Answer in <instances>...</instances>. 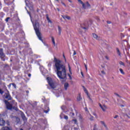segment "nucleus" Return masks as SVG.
I'll return each mask as SVG.
<instances>
[{
	"instance_id": "obj_42",
	"label": "nucleus",
	"mask_w": 130,
	"mask_h": 130,
	"mask_svg": "<svg viewBox=\"0 0 130 130\" xmlns=\"http://www.w3.org/2000/svg\"><path fill=\"white\" fill-rule=\"evenodd\" d=\"M27 13L29 15L30 17H31V14H30V12L27 11Z\"/></svg>"
},
{
	"instance_id": "obj_34",
	"label": "nucleus",
	"mask_w": 130,
	"mask_h": 130,
	"mask_svg": "<svg viewBox=\"0 0 130 130\" xmlns=\"http://www.w3.org/2000/svg\"><path fill=\"white\" fill-rule=\"evenodd\" d=\"M76 54H77V53L76 52V51L74 50L73 55H76Z\"/></svg>"
},
{
	"instance_id": "obj_45",
	"label": "nucleus",
	"mask_w": 130,
	"mask_h": 130,
	"mask_svg": "<svg viewBox=\"0 0 130 130\" xmlns=\"http://www.w3.org/2000/svg\"><path fill=\"white\" fill-rule=\"evenodd\" d=\"M26 93H27V94H28V93H29V90H26Z\"/></svg>"
},
{
	"instance_id": "obj_41",
	"label": "nucleus",
	"mask_w": 130,
	"mask_h": 130,
	"mask_svg": "<svg viewBox=\"0 0 130 130\" xmlns=\"http://www.w3.org/2000/svg\"><path fill=\"white\" fill-rule=\"evenodd\" d=\"M115 95H116V96H118V97H120V96H119L117 93H115Z\"/></svg>"
},
{
	"instance_id": "obj_52",
	"label": "nucleus",
	"mask_w": 130,
	"mask_h": 130,
	"mask_svg": "<svg viewBox=\"0 0 130 130\" xmlns=\"http://www.w3.org/2000/svg\"><path fill=\"white\" fill-rule=\"evenodd\" d=\"M100 107L101 108V106H102L101 105V104H100Z\"/></svg>"
},
{
	"instance_id": "obj_19",
	"label": "nucleus",
	"mask_w": 130,
	"mask_h": 130,
	"mask_svg": "<svg viewBox=\"0 0 130 130\" xmlns=\"http://www.w3.org/2000/svg\"><path fill=\"white\" fill-rule=\"evenodd\" d=\"M52 42H53L54 46H56L55 45V42L54 41V38H53V37H52Z\"/></svg>"
},
{
	"instance_id": "obj_54",
	"label": "nucleus",
	"mask_w": 130,
	"mask_h": 130,
	"mask_svg": "<svg viewBox=\"0 0 130 130\" xmlns=\"http://www.w3.org/2000/svg\"><path fill=\"white\" fill-rule=\"evenodd\" d=\"M13 109H17V108H13Z\"/></svg>"
},
{
	"instance_id": "obj_48",
	"label": "nucleus",
	"mask_w": 130,
	"mask_h": 130,
	"mask_svg": "<svg viewBox=\"0 0 130 130\" xmlns=\"http://www.w3.org/2000/svg\"><path fill=\"white\" fill-rule=\"evenodd\" d=\"M93 130H97V129H96V128L95 127H94Z\"/></svg>"
},
{
	"instance_id": "obj_2",
	"label": "nucleus",
	"mask_w": 130,
	"mask_h": 130,
	"mask_svg": "<svg viewBox=\"0 0 130 130\" xmlns=\"http://www.w3.org/2000/svg\"><path fill=\"white\" fill-rule=\"evenodd\" d=\"M34 27L39 40L43 42V40H42V37H41V32L39 31V23L37 21H36L35 24H34Z\"/></svg>"
},
{
	"instance_id": "obj_24",
	"label": "nucleus",
	"mask_w": 130,
	"mask_h": 130,
	"mask_svg": "<svg viewBox=\"0 0 130 130\" xmlns=\"http://www.w3.org/2000/svg\"><path fill=\"white\" fill-rule=\"evenodd\" d=\"M119 71H120L121 74H122V75H124V72H123V70L122 69H120Z\"/></svg>"
},
{
	"instance_id": "obj_16",
	"label": "nucleus",
	"mask_w": 130,
	"mask_h": 130,
	"mask_svg": "<svg viewBox=\"0 0 130 130\" xmlns=\"http://www.w3.org/2000/svg\"><path fill=\"white\" fill-rule=\"evenodd\" d=\"M101 109L103 111H105V110H106V106H101Z\"/></svg>"
},
{
	"instance_id": "obj_35",
	"label": "nucleus",
	"mask_w": 130,
	"mask_h": 130,
	"mask_svg": "<svg viewBox=\"0 0 130 130\" xmlns=\"http://www.w3.org/2000/svg\"><path fill=\"white\" fill-rule=\"evenodd\" d=\"M102 74H103V75H105V72H104V71H102Z\"/></svg>"
},
{
	"instance_id": "obj_44",
	"label": "nucleus",
	"mask_w": 130,
	"mask_h": 130,
	"mask_svg": "<svg viewBox=\"0 0 130 130\" xmlns=\"http://www.w3.org/2000/svg\"><path fill=\"white\" fill-rule=\"evenodd\" d=\"M81 74L82 77H84V74L83 73V72H81Z\"/></svg>"
},
{
	"instance_id": "obj_4",
	"label": "nucleus",
	"mask_w": 130,
	"mask_h": 130,
	"mask_svg": "<svg viewBox=\"0 0 130 130\" xmlns=\"http://www.w3.org/2000/svg\"><path fill=\"white\" fill-rule=\"evenodd\" d=\"M5 103L6 104L7 109L12 110L13 109V105L9 103L8 101H5Z\"/></svg>"
},
{
	"instance_id": "obj_56",
	"label": "nucleus",
	"mask_w": 130,
	"mask_h": 130,
	"mask_svg": "<svg viewBox=\"0 0 130 130\" xmlns=\"http://www.w3.org/2000/svg\"><path fill=\"white\" fill-rule=\"evenodd\" d=\"M7 124H8V125H10V123H9Z\"/></svg>"
},
{
	"instance_id": "obj_12",
	"label": "nucleus",
	"mask_w": 130,
	"mask_h": 130,
	"mask_svg": "<svg viewBox=\"0 0 130 130\" xmlns=\"http://www.w3.org/2000/svg\"><path fill=\"white\" fill-rule=\"evenodd\" d=\"M70 86V84H69L68 83H66L64 84V89L65 90H68V88H69Z\"/></svg>"
},
{
	"instance_id": "obj_51",
	"label": "nucleus",
	"mask_w": 130,
	"mask_h": 130,
	"mask_svg": "<svg viewBox=\"0 0 130 130\" xmlns=\"http://www.w3.org/2000/svg\"><path fill=\"white\" fill-rule=\"evenodd\" d=\"M57 10L58 12H59V9L58 8H57Z\"/></svg>"
},
{
	"instance_id": "obj_29",
	"label": "nucleus",
	"mask_w": 130,
	"mask_h": 130,
	"mask_svg": "<svg viewBox=\"0 0 130 130\" xmlns=\"http://www.w3.org/2000/svg\"><path fill=\"white\" fill-rule=\"evenodd\" d=\"M46 18H47V21L49 20V17H48V14H47V15H46Z\"/></svg>"
},
{
	"instance_id": "obj_14",
	"label": "nucleus",
	"mask_w": 130,
	"mask_h": 130,
	"mask_svg": "<svg viewBox=\"0 0 130 130\" xmlns=\"http://www.w3.org/2000/svg\"><path fill=\"white\" fill-rule=\"evenodd\" d=\"M77 1L79 3H80V4H81V5H82L83 8H86V7L85 6V4H84V3H83V2L81 1V0H77Z\"/></svg>"
},
{
	"instance_id": "obj_33",
	"label": "nucleus",
	"mask_w": 130,
	"mask_h": 130,
	"mask_svg": "<svg viewBox=\"0 0 130 130\" xmlns=\"http://www.w3.org/2000/svg\"><path fill=\"white\" fill-rule=\"evenodd\" d=\"M68 76L69 77L70 79V80H72V76H71V75H70V74H68Z\"/></svg>"
},
{
	"instance_id": "obj_58",
	"label": "nucleus",
	"mask_w": 130,
	"mask_h": 130,
	"mask_svg": "<svg viewBox=\"0 0 130 130\" xmlns=\"http://www.w3.org/2000/svg\"><path fill=\"white\" fill-rule=\"evenodd\" d=\"M55 1H56L57 2H58V0H55Z\"/></svg>"
},
{
	"instance_id": "obj_13",
	"label": "nucleus",
	"mask_w": 130,
	"mask_h": 130,
	"mask_svg": "<svg viewBox=\"0 0 130 130\" xmlns=\"http://www.w3.org/2000/svg\"><path fill=\"white\" fill-rule=\"evenodd\" d=\"M62 17L63 19H64V20H67H67H71V17H70V16L62 15Z\"/></svg>"
},
{
	"instance_id": "obj_38",
	"label": "nucleus",
	"mask_w": 130,
	"mask_h": 130,
	"mask_svg": "<svg viewBox=\"0 0 130 130\" xmlns=\"http://www.w3.org/2000/svg\"><path fill=\"white\" fill-rule=\"evenodd\" d=\"M12 85H13V87H14V88H16V84L13 83Z\"/></svg>"
},
{
	"instance_id": "obj_15",
	"label": "nucleus",
	"mask_w": 130,
	"mask_h": 130,
	"mask_svg": "<svg viewBox=\"0 0 130 130\" xmlns=\"http://www.w3.org/2000/svg\"><path fill=\"white\" fill-rule=\"evenodd\" d=\"M58 34L59 35H60V34H61V27H60L59 25L58 26Z\"/></svg>"
},
{
	"instance_id": "obj_37",
	"label": "nucleus",
	"mask_w": 130,
	"mask_h": 130,
	"mask_svg": "<svg viewBox=\"0 0 130 130\" xmlns=\"http://www.w3.org/2000/svg\"><path fill=\"white\" fill-rule=\"evenodd\" d=\"M107 23V24H111V21H108Z\"/></svg>"
},
{
	"instance_id": "obj_22",
	"label": "nucleus",
	"mask_w": 130,
	"mask_h": 130,
	"mask_svg": "<svg viewBox=\"0 0 130 130\" xmlns=\"http://www.w3.org/2000/svg\"><path fill=\"white\" fill-rule=\"evenodd\" d=\"M117 52L118 55L119 56H120V55H121L120 51H119V49H118V48H117Z\"/></svg>"
},
{
	"instance_id": "obj_53",
	"label": "nucleus",
	"mask_w": 130,
	"mask_h": 130,
	"mask_svg": "<svg viewBox=\"0 0 130 130\" xmlns=\"http://www.w3.org/2000/svg\"><path fill=\"white\" fill-rule=\"evenodd\" d=\"M2 60H4V61H5V59H4V58H2Z\"/></svg>"
},
{
	"instance_id": "obj_30",
	"label": "nucleus",
	"mask_w": 130,
	"mask_h": 130,
	"mask_svg": "<svg viewBox=\"0 0 130 130\" xmlns=\"http://www.w3.org/2000/svg\"><path fill=\"white\" fill-rule=\"evenodd\" d=\"M94 117L93 116H91L89 118L90 120H94Z\"/></svg>"
},
{
	"instance_id": "obj_18",
	"label": "nucleus",
	"mask_w": 130,
	"mask_h": 130,
	"mask_svg": "<svg viewBox=\"0 0 130 130\" xmlns=\"http://www.w3.org/2000/svg\"><path fill=\"white\" fill-rule=\"evenodd\" d=\"M119 64L121 66H123V67H125V65L124 64V63L121 61H119Z\"/></svg>"
},
{
	"instance_id": "obj_23",
	"label": "nucleus",
	"mask_w": 130,
	"mask_h": 130,
	"mask_svg": "<svg viewBox=\"0 0 130 130\" xmlns=\"http://www.w3.org/2000/svg\"><path fill=\"white\" fill-rule=\"evenodd\" d=\"M47 110H44V112H45V113H48V112H49V108H47Z\"/></svg>"
},
{
	"instance_id": "obj_43",
	"label": "nucleus",
	"mask_w": 130,
	"mask_h": 130,
	"mask_svg": "<svg viewBox=\"0 0 130 130\" xmlns=\"http://www.w3.org/2000/svg\"><path fill=\"white\" fill-rule=\"evenodd\" d=\"M48 23H51V20H50V19H49V20H48Z\"/></svg>"
},
{
	"instance_id": "obj_47",
	"label": "nucleus",
	"mask_w": 130,
	"mask_h": 130,
	"mask_svg": "<svg viewBox=\"0 0 130 130\" xmlns=\"http://www.w3.org/2000/svg\"><path fill=\"white\" fill-rule=\"evenodd\" d=\"M106 59H109V58H108V57H107V56H106Z\"/></svg>"
},
{
	"instance_id": "obj_55",
	"label": "nucleus",
	"mask_w": 130,
	"mask_h": 130,
	"mask_svg": "<svg viewBox=\"0 0 130 130\" xmlns=\"http://www.w3.org/2000/svg\"><path fill=\"white\" fill-rule=\"evenodd\" d=\"M69 2H70V3H72V1H70V0H69Z\"/></svg>"
},
{
	"instance_id": "obj_36",
	"label": "nucleus",
	"mask_w": 130,
	"mask_h": 130,
	"mask_svg": "<svg viewBox=\"0 0 130 130\" xmlns=\"http://www.w3.org/2000/svg\"><path fill=\"white\" fill-rule=\"evenodd\" d=\"M84 66H85V69H86V71H87V70H88V68H87V65H86V64H84Z\"/></svg>"
},
{
	"instance_id": "obj_27",
	"label": "nucleus",
	"mask_w": 130,
	"mask_h": 130,
	"mask_svg": "<svg viewBox=\"0 0 130 130\" xmlns=\"http://www.w3.org/2000/svg\"><path fill=\"white\" fill-rule=\"evenodd\" d=\"M22 116L24 120H27V119H26V117L24 115H22Z\"/></svg>"
},
{
	"instance_id": "obj_40",
	"label": "nucleus",
	"mask_w": 130,
	"mask_h": 130,
	"mask_svg": "<svg viewBox=\"0 0 130 130\" xmlns=\"http://www.w3.org/2000/svg\"><path fill=\"white\" fill-rule=\"evenodd\" d=\"M117 117H118V115H116L114 117V118H116Z\"/></svg>"
},
{
	"instance_id": "obj_50",
	"label": "nucleus",
	"mask_w": 130,
	"mask_h": 130,
	"mask_svg": "<svg viewBox=\"0 0 130 130\" xmlns=\"http://www.w3.org/2000/svg\"><path fill=\"white\" fill-rule=\"evenodd\" d=\"M121 106L122 107H124V105H121Z\"/></svg>"
},
{
	"instance_id": "obj_46",
	"label": "nucleus",
	"mask_w": 130,
	"mask_h": 130,
	"mask_svg": "<svg viewBox=\"0 0 130 130\" xmlns=\"http://www.w3.org/2000/svg\"><path fill=\"white\" fill-rule=\"evenodd\" d=\"M63 56L64 58L65 59V60L66 61L67 60L66 59V56H64V55H63Z\"/></svg>"
},
{
	"instance_id": "obj_57",
	"label": "nucleus",
	"mask_w": 130,
	"mask_h": 130,
	"mask_svg": "<svg viewBox=\"0 0 130 130\" xmlns=\"http://www.w3.org/2000/svg\"><path fill=\"white\" fill-rule=\"evenodd\" d=\"M86 111H87V108L85 109Z\"/></svg>"
},
{
	"instance_id": "obj_26",
	"label": "nucleus",
	"mask_w": 130,
	"mask_h": 130,
	"mask_svg": "<svg viewBox=\"0 0 130 130\" xmlns=\"http://www.w3.org/2000/svg\"><path fill=\"white\" fill-rule=\"evenodd\" d=\"M0 94L1 95H3V94H4V91H3L1 88H0Z\"/></svg>"
},
{
	"instance_id": "obj_49",
	"label": "nucleus",
	"mask_w": 130,
	"mask_h": 130,
	"mask_svg": "<svg viewBox=\"0 0 130 130\" xmlns=\"http://www.w3.org/2000/svg\"><path fill=\"white\" fill-rule=\"evenodd\" d=\"M28 77H31V74H28Z\"/></svg>"
},
{
	"instance_id": "obj_20",
	"label": "nucleus",
	"mask_w": 130,
	"mask_h": 130,
	"mask_svg": "<svg viewBox=\"0 0 130 130\" xmlns=\"http://www.w3.org/2000/svg\"><path fill=\"white\" fill-rule=\"evenodd\" d=\"M68 68L70 74H72V69H71V66H70V64H68Z\"/></svg>"
},
{
	"instance_id": "obj_1",
	"label": "nucleus",
	"mask_w": 130,
	"mask_h": 130,
	"mask_svg": "<svg viewBox=\"0 0 130 130\" xmlns=\"http://www.w3.org/2000/svg\"><path fill=\"white\" fill-rule=\"evenodd\" d=\"M54 61H55V67L57 70V75L59 78L63 80L67 78V69L66 68V65L62 64L61 60L54 58Z\"/></svg>"
},
{
	"instance_id": "obj_10",
	"label": "nucleus",
	"mask_w": 130,
	"mask_h": 130,
	"mask_svg": "<svg viewBox=\"0 0 130 130\" xmlns=\"http://www.w3.org/2000/svg\"><path fill=\"white\" fill-rule=\"evenodd\" d=\"M5 55L4 54V52H3V49H0V57L2 58L5 57Z\"/></svg>"
},
{
	"instance_id": "obj_31",
	"label": "nucleus",
	"mask_w": 130,
	"mask_h": 130,
	"mask_svg": "<svg viewBox=\"0 0 130 130\" xmlns=\"http://www.w3.org/2000/svg\"><path fill=\"white\" fill-rule=\"evenodd\" d=\"M73 121L74 122V123H75V124H77V119H73Z\"/></svg>"
},
{
	"instance_id": "obj_59",
	"label": "nucleus",
	"mask_w": 130,
	"mask_h": 130,
	"mask_svg": "<svg viewBox=\"0 0 130 130\" xmlns=\"http://www.w3.org/2000/svg\"><path fill=\"white\" fill-rule=\"evenodd\" d=\"M60 117H61V118H62L61 117V115H60Z\"/></svg>"
},
{
	"instance_id": "obj_21",
	"label": "nucleus",
	"mask_w": 130,
	"mask_h": 130,
	"mask_svg": "<svg viewBox=\"0 0 130 130\" xmlns=\"http://www.w3.org/2000/svg\"><path fill=\"white\" fill-rule=\"evenodd\" d=\"M125 115L127 117H128V118H130V112H129L128 113H126Z\"/></svg>"
},
{
	"instance_id": "obj_28",
	"label": "nucleus",
	"mask_w": 130,
	"mask_h": 130,
	"mask_svg": "<svg viewBox=\"0 0 130 130\" xmlns=\"http://www.w3.org/2000/svg\"><path fill=\"white\" fill-rule=\"evenodd\" d=\"M64 119H68L69 117H68V116H67V115H64Z\"/></svg>"
},
{
	"instance_id": "obj_61",
	"label": "nucleus",
	"mask_w": 130,
	"mask_h": 130,
	"mask_svg": "<svg viewBox=\"0 0 130 130\" xmlns=\"http://www.w3.org/2000/svg\"><path fill=\"white\" fill-rule=\"evenodd\" d=\"M102 68H104V66H103Z\"/></svg>"
},
{
	"instance_id": "obj_3",
	"label": "nucleus",
	"mask_w": 130,
	"mask_h": 130,
	"mask_svg": "<svg viewBox=\"0 0 130 130\" xmlns=\"http://www.w3.org/2000/svg\"><path fill=\"white\" fill-rule=\"evenodd\" d=\"M47 80L50 87H51L52 89H55L56 87L55 82L53 81V80H52V79H51V78L50 77H48L47 78Z\"/></svg>"
},
{
	"instance_id": "obj_6",
	"label": "nucleus",
	"mask_w": 130,
	"mask_h": 130,
	"mask_svg": "<svg viewBox=\"0 0 130 130\" xmlns=\"http://www.w3.org/2000/svg\"><path fill=\"white\" fill-rule=\"evenodd\" d=\"M89 27V22L86 21L83 24L81 25V28L82 29H87Z\"/></svg>"
},
{
	"instance_id": "obj_9",
	"label": "nucleus",
	"mask_w": 130,
	"mask_h": 130,
	"mask_svg": "<svg viewBox=\"0 0 130 130\" xmlns=\"http://www.w3.org/2000/svg\"><path fill=\"white\" fill-rule=\"evenodd\" d=\"M85 8H83V9H87V8H91V5L89 4V2H87L84 4Z\"/></svg>"
},
{
	"instance_id": "obj_60",
	"label": "nucleus",
	"mask_w": 130,
	"mask_h": 130,
	"mask_svg": "<svg viewBox=\"0 0 130 130\" xmlns=\"http://www.w3.org/2000/svg\"><path fill=\"white\" fill-rule=\"evenodd\" d=\"M20 130H23V129L21 128Z\"/></svg>"
},
{
	"instance_id": "obj_39",
	"label": "nucleus",
	"mask_w": 130,
	"mask_h": 130,
	"mask_svg": "<svg viewBox=\"0 0 130 130\" xmlns=\"http://www.w3.org/2000/svg\"><path fill=\"white\" fill-rule=\"evenodd\" d=\"M84 91L85 93H88V91H87V89H86V88H84Z\"/></svg>"
},
{
	"instance_id": "obj_8",
	"label": "nucleus",
	"mask_w": 130,
	"mask_h": 130,
	"mask_svg": "<svg viewBox=\"0 0 130 130\" xmlns=\"http://www.w3.org/2000/svg\"><path fill=\"white\" fill-rule=\"evenodd\" d=\"M92 35H93V38H94L96 40H101V38L98 36V35H97L96 34H93Z\"/></svg>"
},
{
	"instance_id": "obj_11",
	"label": "nucleus",
	"mask_w": 130,
	"mask_h": 130,
	"mask_svg": "<svg viewBox=\"0 0 130 130\" xmlns=\"http://www.w3.org/2000/svg\"><path fill=\"white\" fill-rule=\"evenodd\" d=\"M5 120H4V119L0 118V125H5Z\"/></svg>"
},
{
	"instance_id": "obj_17",
	"label": "nucleus",
	"mask_w": 130,
	"mask_h": 130,
	"mask_svg": "<svg viewBox=\"0 0 130 130\" xmlns=\"http://www.w3.org/2000/svg\"><path fill=\"white\" fill-rule=\"evenodd\" d=\"M101 123H102V124H103L106 128H107V126L106 125V124H105V122H104V121H101Z\"/></svg>"
},
{
	"instance_id": "obj_25",
	"label": "nucleus",
	"mask_w": 130,
	"mask_h": 130,
	"mask_svg": "<svg viewBox=\"0 0 130 130\" xmlns=\"http://www.w3.org/2000/svg\"><path fill=\"white\" fill-rule=\"evenodd\" d=\"M82 100V98H81V95H79L78 97H77V100L78 101H80V100Z\"/></svg>"
},
{
	"instance_id": "obj_5",
	"label": "nucleus",
	"mask_w": 130,
	"mask_h": 130,
	"mask_svg": "<svg viewBox=\"0 0 130 130\" xmlns=\"http://www.w3.org/2000/svg\"><path fill=\"white\" fill-rule=\"evenodd\" d=\"M4 96L5 97V99H7L8 101L12 100V96H11V94H10L9 91H7V93H5Z\"/></svg>"
},
{
	"instance_id": "obj_7",
	"label": "nucleus",
	"mask_w": 130,
	"mask_h": 130,
	"mask_svg": "<svg viewBox=\"0 0 130 130\" xmlns=\"http://www.w3.org/2000/svg\"><path fill=\"white\" fill-rule=\"evenodd\" d=\"M27 2V1L25 0V4H26V6L29 8V9L30 11H33V5H30V4H28Z\"/></svg>"
},
{
	"instance_id": "obj_32",
	"label": "nucleus",
	"mask_w": 130,
	"mask_h": 130,
	"mask_svg": "<svg viewBox=\"0 0 130 130\" xmlns=\"http://www.w3.org/2000/svg\"><path fill=\"white\" fill-rule=\"evenodd\" d=\"M9 20H10V17L7 18L6 19V21L7 22H9Z\"/></svg>"
}]
</instances>
